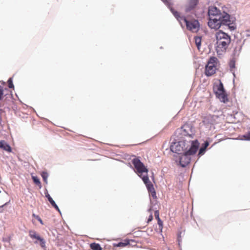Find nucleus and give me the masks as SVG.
Masks as SVG:
<instances>
[{
  "mask_svg": "<svg viewBox=\"0 0 250 250\" xmlns=\"http://www.w3.org/2000/svg\"><path fill=\"white\" fill-rule=\"evenodd\" d=\"M224 16L221 18L210 17L208 21V26L214 29H218L221 25H228L230 30H234L236 28L235 24V18L231 17L229 14H223Z\"/></svg>",
  "mask_w": 250,
  "mask_h": 250,
  "instance_id": "1",
  "label": "nucleus"
},
{
  "mask_svg": "<svg viewBox=\"0 0 250 250\" xmlns=\"http://www.w3.org/2000/svg\"><path fill=\"white\" fill-rule=\"evenodd\" d=\"M216 40V50L218 54L225 52L230 43V36L222 30H218L215 33Z\"/></svg>",
  "mask_w": 250,
  "mask_h": 250,
  "instance_id": "2",
  "label": "nucleus"
},
{
  "mask_svg": "<svg viewBox=\"0 0 250 250\" xmlns=\"http://www.w3.org/2000/svg\"><path fill=\"white\" fill-rule=\"evenodd\" d=\"M199 146V143L197 140L191 143L189 149L179 157V164L182 167H185L190 162L191 156L196 154Z\"/></svg>",
  "mask_w": 250,
  "mask_h": 250,
  "instance_id": "3",
  "label": "nucleus"
},
{
  "mask_svg": "<svg viewBox=\"0 0 250 250\" xmlns=\"http://www.w3.org/2000/svg\"><path fill=\"white\" fill-rule=\"evenodd\" d=\"M171 11L173 14L175 18L180 21L181 24L184 22L186 24L188 30L193 33H196L200 28V24L199 21L195 19L188 20L185 17L180 16L179 13L171 8Z\"/></svg>",
  "mask_w": 250,
  "mask_h": 250,
  "instance_id": "4",
  "label": "nucleus"
},
{
  "mask_svg": "<svg viewBox=\"0 0 250 250\" xmlns=\"http://www.w3.org/2000/svg\"><path fill=\"white\" fill-rule=\"evenodd\" d=\"M194 141L181 140L177 142L173 143L170 146V150L177 153H181L182 152H186L191 146V143Z\"/></svg>",
  "mask_w": 250,
  "mask_h": 250,
  "instance_id": "5",
  "label": "nucleus"
},
{
  "mask_svg": "<svg viewBox=\"0 0 250 250\" xmlns=\"http://www.w3.org/2000/svg\"><path fill=\"white\" fill-rule=\"evenodd\" d=\"M218 64V59L215 57H211L208 60L205 69V74L210 77L215 74Z\"/></svg>",
  "mask_w": 250,
  "mask_h": 250,
  "instance_id": "6",
  "label": "nucleus"
},
{
  "mask_svg": "<svg viewBox=\"0 0 250 250\" xmlns=\"http://www.w3.org/2000/svg\"><path fill=\"white\" fill-rule=\"evenodd\" d=\"M214 90L216 97L221 102L226 103L228 102V95L224 89L223 84L220 80H219V84H216L214 87Z\"/></svg>",
  "mask_w": 250,
  "mask_h": 250,
  "instance_id": "7",
  "label": "nucleus"
},
{
  "mask_svg": "<svg viewBox=\"0 0 250 250\" xmlns=\"http://www.w3.org/2000/svg\"><path fill=\"white\" fill-rule=\"evenodd\" d=\"M132 164L135 168V172L141 177L144 173L147 174L148 169L138 158H135L132 160Z\"/></svg>",
  "mask_w": 250,
  "mask_h": 250,
  "instance_id": "8",
  "label": "nucleus"
},
{
  "mask_svg": "<svg viewBox=\"0 0 250 250\" xmlns=\"http://www.w3.org/2000/svg\"><path fill=\"white\" fill-rule=\"evenodd\" d=\"M208 14L210 17L212 18H221L224 16L223 14H228L225 11H221L216 6H210L208 7Z\"/></svg>",
  "mask_w": 250,
  "mask_h": 250,
  "instance_id": "9",
  "label": "nucleus"
},
{
  "mask_svg": "<svg viewBox=\"0 0 250 250\" xmlns=\"http://www.w3.org/2000/svg\"><path fill=\"white\" fill-rule=\"evenodd\" d=\"M29 235L32 239H36L37 240L40 242V246L43 249H45V241L43 238L41 237L40 235L33 230H29Z\"/></svg>",
  "mask_w": 250,
  "mask_h": 250,
  "instance_id": "10",
  "label": "nucleus"
},
{
  "mask_svg": "<svg viewBox=\"0 0 250 250\" xmlns=\"http://www.w3.org/2000/svg\"><path fill=\"white\" fill-rule=\"evenodd\" d=\"M180 133L184 136L191 137L193 134L192 127L188 124L184 125L180 129Z\"/></svg>",
  "mask_w": 250,
  "mask_h": 250,
  "instance_id": "11",
  "label": "nucleus"
},
{
  "mask_svg": "<svg viewBox=\"0 0 250 250\" xmlns=\"http://www.w3.org/2000/svg\"><path fill=\"white\" fill-rule=\"evenodd\" d=\"M218 116L208 115L206 116L203 120V123L206 125H214L217 123Z\"/></svg>",
  "mask_w": 250,
  "mask_h": 250,
  "instance_id": "12",
  "label": "nucleus"
},
{
  "mask_svg": "<svg viewBox=\"0 0 250 250\" xmlns=\"http://www.w3.org/2000/svg\"><path fill=\"white\" fill-rule=\"evenodd\" d=\"M199 0H189L188 4L186 6V11L189 12L193 9L198 3Z\"/></svg>",
  "mask_w": 250,
  "mask_h": 250,
  "instance_id": "13",
  "label": "nucleus"
},
{
  "mask_svg": "<svg viewBox=\"0 0 250 250\" xmlns=\"http://www.w3.org/2000/svg\"><path fill=\"white\" fill-rule=\"evenodd\" d=\"M0 148L9 153L12 152L11 146L4 140L0 141Z\"/></svg>",
  "mask_w": 250,
  "mask_h": 250,
  "instance_id": "14",
  "label": "nucleus"
},
{
  "mask_svg": "<svg viewBox=\"0 0 250 250\" xmlns=\"http://www.w3.org/2000/svg\"><path fill=\"white\" fill-rule=\"evenodd\" d=\"M130 242H134V241L131 239H125L123 242L114 244V246L115 247H125L127 245H130Z\"/></svg>",
  "mask_w": 250,
  "mask_h": 250,
  "instance_id": "15",
  "label": "nucleus"
},
{
  "mask_svg": "<svg viewBox=\"0 0 250 250\" xmlns=\"http://www.w3.org/2000/svg\"><path fill=\"white\" fill-rule=\"evenodd\" d=\"M144 176L143 177L142 176L141 177L142 178L143 182H144L146 188H147L148 187H150L151 186H152L153 184L149 181L148 175H147V174L144 173Z\"/></svg>",
  "mask_w": 250,
  "mask_h": 250,
  "instance_id": "16",
  "label": "nucleus"
},
{
  "mask_svg": "<svg viewBox=\"0 0 250 250\" xmlns=\"http://www.w3.org/2000/svg\"><path fill=\"white\" fill-rule=\"evenodd\" d=\"M46 197L47 198L48 200L50 202V204L53 206L56 210H57L59 212H60V210L58 207V206L55 203V201L53 200V199L50 197V195L47 193L46 195Z\"/></svg>",
  "mask_w": 250,
  "mask_h": 250,
  "instance_id": "17",
  "label": "nucleus"
},
{
  "mask_svg": "<svg viewBox=\"0 0 250 250\" xmlns=\"http://www.w3.org/2000/svg\"><path fill=\"white\" fill-rule=\"evenodd\" d=\"M149 195L151 196L153 199H155L157 198L156 193L155 190L153 187V185L147 188Z\"/></svg>",
  "mask_w": 250,
  "mask_h": 250,
  "instance_id": "18",
  "label": "nucleus"
},
{
  "mask_svg": "<svg viewBox=\"0 0 250 250\" xmlns=\"http://www.w3.org/2000/svg\"><path fill=\"white\" fill-rule=\"evenodd\" d=\"M90 248L93 250H102V248H101L100 244L96 243H91L90 245Z\"/></svg>",
  "mask_w": 250,
  "mask_h": 250,
  "instance_id": "19",
  "label": "nucleus"
},
{
  "mask_svg": "<svg viewBox=\"0 0 250 250\" xmlns=\"http://www.w3.org/2000/svg\"><path fill=\"white\" fill-rule=\"evenodd\" d=\"M195 42L197 48L199 50L201 44L202 39L200 37H196L194 38Z\"/></svg>",
  "mask_w": 250,
  "mask_h": 250,
  "instance_id": "20",
  "label": "nucleus"
},
{
  "mask_svg": "<svg viewBox=\"0 0 250 250\" xmlns=\"http://www.w3.org/2000/svg\"><path fill=\"white\" fill-rule=\"evenodd\" d=\"M32 178L35 184L39 187L40 188H42V185L39 179L37 176H32Z\"/></svg>",
  "mask_w": 250,
  "mask_h": 250,
  "instance_id": "21",
  "label": "nucleus"
},
{
  "mask_svg": "<svg viewBox=\"0 0 250 250\" xmlns=\"http://www.w3.org/2000/svg\"><path fill=\"white\" fill-rule=\"evenodd\" d=\"M41 175H42V177L43 179V181L45 183H47V178L48 176V173L46 172L43 171Z\"/></svg>",
  "mask_w": 250,
  "mask_h": 250,
  "instance_id": "22",
  "label": "nucleus"
},
{
  "mask_svg": "<svg viewBox=\"0 0 250 250\" xmlns=\"http://www.w3.org/2000/svg\"><path fill=\"white\" fill-rule=\"evenodd\" d=\"M148 211L150 213V215L148 217V218L147 219V223H149L150 222H151L152 219H153V216H152V209L151 208H150L148 210Z\"/></svg>",
  "mask_w": 250,
  "mask_h": 250,
  "instance_id": "23",
  "label": "nucleus"
},
{
  "mask_svg": "<svg viewBox=\"0 0 250 250\" xmlns=\"http://www.w3.org/2000/svg\"><path fill=\"white\" fill-rule=\"evenodd\" d=\"M243 137L246 140L250 141V131L244 135Z\"/></svg>",
  "mask_w": 250,
  "mask_h": 250,
  "instance_id": "24",
  "label": "nucleus"
},
{
  "mask_svg": "<svg viewBox=\"0 0 250 250\" xmlns=\"http://www.w3.org/2000/svg\"><path fill=\"white\" fill-rule=\"evenodd\" d=\"M157 221H158V224L159 226V229L162 231V229H163V222L162 221L161 219H158L157 220Z\"/></svg>",
  "mask_w": 250,
  "mask_h": 250,
  "instance_id": "25",
  "label": "nucleus"
},
{
  "mask_svg": "<svg viewBox=\"0 0 250 250\" xmlns=\"http://www.w3.org/2000/svg\"><path fill=\"white\" fill-rule=\"evenodd\" d=\"M8 86L9 88H12L14 87V85L12 83V81L11 79H9L8 80Z\"/></svg>",
  "mask_w": 250,
  "mask_h": 250,
  "instance_id": "26",
  "label": "nucleus"
},
{
  "mask_svg": "<svg viewBox=\"0 0 250 250\" xmlns=\"http://www.w3.org/2000/svg\"><path fill=\"white\" fill-rule=\"evenodd\" d=\"M206 149L205 147H201L200 149H199V154L198 155H202L204 152L206 150Z\"/></svg>",
  "mask_w": 250,
  "mask_h": 250,
  "instance_id": "27",
  "label": "nucleus"
},
{
  "mask_svg": "<svg viewBox=\"0 0 250 250\" xmlns=\"http://www.w3.org/2000/svg\"><path fill=\"white\" fill-rule=\"evenodd\" d=\"M154 216L155 217V218L158 220V219H160L159 217V212L158 210H156L154 212Z\"/></svg>",
  "mask_w": 250,
  "mask_h": 250,
  "instance_id": "28",
  "label": "nucleus"
},
{
  "mask_svg": "<svg viewBox=\"0 0 250 250\" xmlns=\"http://www.w3.org/2000/svg\"><path fill=\"white\" fill-rule=\"evenodd\" d=\"M36 218L40 222V223L41 224H42V225L43 224L42 220V219L39 216H36Z\"/></svg>",
  "mask_w": 250,
  "mask_h": 250,
  "instance_id": "29",
  "label": "nucleus"
},
{
  "mask_svg": "<svg viewBox=\"0 0 250 250\" xmlns=\"http://www.w3.org/2000/svg\"><path fill=\"white\" fill-rule=\"evenodd\" d=\"M209 145V143L207 141L205 142V144H204V147H205V148H206Z\"/></svg>",
  "mask_w": 250,
  "mask_h": 250,
  "instance_id": "30",
  "label": "nucleus"
},
{
  "mask_svg": "<svg viewBox=\"0 0 250 250\" xmlns=\"http://www.w3.org/2000/svg\"><path fill=\"white\" fill-rule=\"evenodd\" d=\"M164 2H166V3H168V0H163Z\"/></svg>",
  "mask_w": 250,
  "mask_h": 250,
  "instance_id": "31",
  "label": "nucleus"
},
{
  "mask_svg": "<svg viewBox=\"0 0 250 250\" xmlns=\"http://www.w3.org/2000/svg\"><path fill=\"white\" fill-rule=\"evenodd\" d=\"M33 216L36 218V216L37 215H36L35 214H33Z\"/></svg>",
  "mask_w": 250,
  "mask_h": 250,
  "instance_id": "32",
  "label": "nucleus"
},
{
  "mask_svg": "<svg viewBox=\"0 0 250 250\" xmlns=\"http://www.w3.org/2000/svg\"><path fill=\"white\" fill-rule=\"evenodd\" d=\"M2 111H3V110L2 109H0V112H1Z\"/></svg>",
  "mask_w": 250,
  "mask_h": 250,
  "instance_id": "33",
  "label": "nucleus"
},
{
  "mask_svg": "<svg viewBox=\"0 0 250 250\" xmlns=\"http://www.w3.org/2000/svg\"><path fill=\"white\" fill-rule=\"evenodd\" d=\"M179 237H180V236H179V237H178V240H179Z\"/></svg>",
  "mask_w": 250,
  "mask_h": 250,
  "instance_id": "34",
  "label": "nucleus"
},
{
  "mask_svg": "<svg viewBox=\"0 0 250 250\" xmlns=\"http://www.w3.org/2000/svg\"><path fill=\"white\" fill-rule=\"evenodd\" d=\"M38 243L37 241L35 242V243Z\"/></svg>",
  "mask_w": 250,
  "mask_h": 250,
  "instance_id": "35",
  "label": "nucleus"
}]
</instances>
